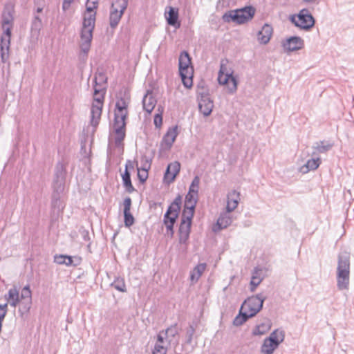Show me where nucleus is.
I'll use <instances>...</instances> for the list:
<instances>
[{
  "instance_id": "obj_18",
  "label": "nucleus",
  "mask_w": 354,
  "mask_h": 354,
  "mask_svg": "<svg viewBox=\"0 0 354 354\" xmlns=\"http://www.w3.org/2000/svg\"><path fill=\"white\" fill-rule=\"evenodd\" d=\"M132 205V201L130 197H126L123 202L124 209V223L127 227L132 226L135 223V218L131 213V208Z\"/></svg>"
},
{
  "instance_id": "obj_43",
  "label": "nucleus",
  "mask_w": 354,
  "mask_h": 354,
  "mask_svg": "<svg viewBox=\"0 0 354 354\" xmlns=\"http://www.w3.org/2000/svg\"><path fill=\"white\" fill-rule=\"evenodd\" d=\"M254 336H260L266 334V326L263 323L257 325L252 332Z\"/></svg>"
},
{
  "instance_id": "obj_55",
  "label": "nucleus",
  "mask_w": 354,
  "mask_h": 354,
  "mask_svg": "<svg viewBox=\"0 0 354 354\" xmlns=\"http://www.w3.org/2000/svg\"><path fill=\"white\" fill-rule=\"evenodd\" d=\"M129 169H133V164L131 160H127L125 165V170H128Z\"/></svg>"
},
{
  "instance_id": "obj_54",
  "label": "nucleus",
  "mask_w": 354,
  "mask_h": 354,
  "mask_svg": "<svg viewBox=\"0 0 354 354\" xmlns=\"http://www.w3.org/2000/svg\"><path fill=\"white\" fill-rule=\"evenodd\" d=\"M262 35V31L259 32V40L260 41L261 44H266V37Z\"/></svg>"
},
{
  "instance_id": "obj_13",
  "label": "nucleus",
  "mask_w": 354,
  "mask_h": 354,
  "mask_svg": "<svg viewBox=\"0 0 354 354\" xmlns=\"http://www.w3.org/2000/svg\"><path fill=\"white\" fill-rule=\"evenodd\" d=\"M304 46V41L298 36H292L282 41V47L286 53H291L301 50Z\"/></svg>"
},
{
  "instance_id": "obj_49",
  "label": "nucleus",
  "mask_w": 354,
  "mask_h": 354,
  "mask_svg": "<svg viewBox=\"0 0 354 354\" xmlns=\"http://www.w3.org/2000/svg\"><path fill=\"white\" fill-rule=\"evenodd\" d=\"M153 122L157 128H160L162 124V117L161 114L157 113L154 116Z\"/></svg>"
},
{
  "instance_id": "obj_46",
  "label": "nucleus",
  "mask_w": 354,
  "mask_h": 354,
  "mask_svg": "<svg viewBox=\"0 0 354 354\" xmlns=\"http://www.w3.org/2000/svg\"><path fill=\"white\" fill-rule=\"evenodd\" d=\"M261 279H260L257 276V272H255V273L253 274V276L252 277V279H251V281H250L252 291L254 290V289L261 283Z\"/></svg>"
},
{
  "instance_id": "obj_28",
  "label": "nucleus",
  "mask_w": 354,
  "mask_h": 354,
  "mask_svg": "<svg viewBox=\"0 0 354 354\" xmlns=\"http://www.w3.org/2000/svg\"><path fill=\"white\" fill-rule=\"evenodd\" d=\"M10 45V38H7L4 37H1V45H0V50H1V61L3 63H6L9 57V50Z\"/></svg>"
},
{
  "instance_id": "obj_15",
  "label": "nucleus",
  "mask_w": 354,
  "mask_h": 354,
  "mask_svg": "<svg viewBox=\"0 0 354 354\" xmlns=\"http://www.w3.org/2000/svg\"><path fill=\"white\" fill-rule=\"evenodd\" d=\"M15 6L12 3L5 5L1 17V26H14Z\"/></svg>"
},
{
  "instance_id": "obj_62",
  "label": "nucleus",
  "mask_w": 354,
  "mask_h": 354,
  "mask_svg": "<svg viewBox=\"0 0 354 354\" xmlns=\"http://www.w3.org/2000/svg\"><path fill=\"white\" fill-rule=\"evenodd\" d=\"M266 28V24L262 26V30H263Z\"/></svg>"
},
{
  "instance_id": "obj_27",
  "label": "nucleus",
  "mask_w": 354,
  "mask_h": 354,
  "mask_svg": "<svg viewBox=\"0 0 354 354\" xmlns=\"http://www.w3.org/2000/svg\"><path fill=\"white\" fill-rule=\"evenodd\" d=\"M156 104V100L153 96L152 91H147L142 99L143 109L148 113H151Z\"/></svg>"
},
{
  "instance_id": "obj_11",
  "label": "nucleus",
  "mask_w": 354,
  "mask_h": 354,
  "mask_svg": "<svg viewBox=\"0 0 354 354\" xmlns=\"http://www.w3.org/2000/svg\"><path fill=\"white\" fill-rule=\"evenodd\" d=\"M285 338V333L281 329L274 330L267 337V354H272Z\"/></svg>"
},
{
  "instance_id": "obj_51",
  "label": "nucleus",
  "mask_w": 354,
  "mask_h": 354,
  "mask_svg": "<svg viewBox=\"0 0 354 354\" xmlns=\"http://www.w3.org/2000/svg\"><path fill=\"white\" fill-rule=\"evenodd\" d=\"M174 223H167V224H165V226H166V228H167V232H170L171 234L173 235L174 234Z\"/></svg>"
},
{
  "instance_id": "obj_14",
  "label": "nucleus",
  "mask_w": 354,
  "mask_h": 354,
  "mask_svg": "<svg viewBox=\"0 0 354 354\" xmlns=\"http://www.w3.org/2000/svg\"><path fill=\"white\" fill-rule=\"evenodd\" d=\"M66 179V168L64 164L59 162L55 169V178L53 180V187H57L58 190L64 188Z\"/></svg>"
},
{
  "instance_id": "obj_39",
  "label": "nucleus",
  "mask_w": 354,
  "mask_h": 354,
  "mask_svg": "<svg viewBox=\"0 0 354 354\" xmlns=\"http://www.w3.org/2000/svg\"><path fill=\"white\" fill-rule=\"evenodd\" d=\"M223 85L227 86L230 93H234L237 89V81L232 74L230 75L227 81Z\"/></svg>"
},
{
  "instance_id": "obj_48",
  "label": "nucleus",
  "mask_w": 354,
  "mask_h": 354,
  "mask_svg": "<svg viewBox=\"0 0 354 354\" xmlns=\"http://www.w3.org/2000/svg\"><path fill=\"white\" fill-rule=\"evenodd\" d=\"M41 26V20L38 16H35L32 23V28L35 30H39Z\"/></svg>"
},
{
  "instance_id": "obj_47",
  "label": "nucleus",
  "mask_w": 354,
  "mask_h": 354,
  "mask_svg": "<svg viewBox=\"0 0 354 354\" xmlns=\"http://www.w3.org/2000/svg\"><path fill=\"white\" fill-rule=\"evenodd\" d=\"M14 26H1V28L3 30V34L1 37H8L11 39L12 30Z\"/></svg>"
},
{
  "instance_id": "obj_8",
  "label": "nucleus",
  "mask_w": 354,
  "mask_h": 354,
  "mask_svg": "<svg viewBox=\"0 0 354 354\" xmlns=\"http://www.w3.org/2000/svg\"><path fill=\"white\" fill-rule=\"evenodd\" d=\"M127 115H121L115 114L114 123H113V129L115 133V145L117 147H120L122 144V141L124 140L126 133V119Z\"/></svg>"
},
{
  "instance_id": "obj_20",
  "label": "nucleus",
  "mask_w": 354,
  "mask_h": 354,
  "mask_svg": "<svg viewBox=\"0 0 354 354\" xmlns=\"http://www.w3.org/2000/svg\"><path fill=\"white\" fill-rule=\"evenodd\" d=\"M198 196H196L194 193L189 192L185 196L184 209L183 212H185L186 214L194 216L196 205L197 203Z\"/></svg>"
},
{
  "instance_id": "obj_6",
  "label": "nucleus",
  "mask_w": 354,
  "mask_h": 354,
  "mask_svg": "<svg viewBox=\"0 0 354 354\" xmlns=\"http://www.w3.org/2000/svg\"><path fill=\"white\" fill-rule=\"evenodd\" d=\"M289 20L297 28L304 30H310L315 25V21L308 9H302L297 14L291 15Z\"/></svg>"
},
{
  "instance_id": "obj_23",
  "label": "nucleus",
  "mask_w": 354,
  "mask_h": 354,
  "mask_svg": "<svg viewBox=\"0 0 354 354\" xmlns=\"http://www.w3.org/2000/svg\"><path fill=\"white\" fill-rule=\"evenodd\" d=\"M321 159L317 156H312L304 165L299 168V171L302 174H307L310 171L317 169L320 165Z\"/></svg>"
},
{
  "instance_id": "obj_44",
  "label": "nucleus",
  "mask_w": 354,
  "mask_h": 354,
  "mask_svg": "<svg viewBox=\"0 0 354 354\" xmlns=\"http://www.w3.org/2000/svg\"><path fill=\"white\" fill-rule=\"evenodd\" d=\"M167 346L155 344L152 351V354H167Z\"/></svg>"
},
{
  "instance_id": "obj_1",
  "label": "nucleus",
  "mask_w": 354,
  "mask_h": 354,
  "mask_svg": "<svg viewBox=\"0 0 354 354\" xmlns=\"http://www.w3.org/2000/svg\"><path fill=\"white\" fill-rule=\"evenodd\" d=\"M99 1H92L89 5V1H86V10L84 15L82 28L80 32V50L85 55H87L90 50L91 41L93 39V31L95 23V9L97 8Z\"/></svg>"
},
{
  "instance_id": "obj_22",
  "label": "nucleus",
  "mask_w": 354,
  "mask_h": 354,
  "mask_svg": "<svg viewBox=\"0 0 354 354\" xmlns=\"http://www.w3.org/2000/svg\"><path fill=\"white\" fill-rule=\"evenodd\" d=\"M178 136L177 126L169 128L163 136L161 145H165L167 149H170Z\"/></svg>"
},
{
  "instance_id": "obj_58",
  "label": "nucleus",
  "mask_w": 354,
  "mask_h": 354,
  "mask_svg": "<svg viewBox=\"0 0 354 354\" xmlns=\"http://www.w3.org/2000/svg\"><path fill=\"white\" fill-rule=\"evenodd\" d=\"M161 205H162V203L153 202V203L150 204L151 207H156V206H161Z\"/></svg>"
},
{
  "instance_id": "obj_30",
  "label": "nucleus",
  "mask_w": 354,
  "mask_h": 354,
  "mask_svg": "<svg viewBox=\"0 0 354 354\" xmlns=\"http://www.w3.org/2000/svg\"><path fill=\"white\" fill-rule=\"evenodd\" d=\"M206 263H202L198 264L190 272V280L192 283H196L200 279L206 269Z\"/></svg>"
},
{
  "instance_id": "obj_32",
  "label": "nucleus",
  "mask_w": 354,
  "mask_h": 354,
  "mask_svg": "<svg viewBox=\"0 0 354 354\" xmlns=\"http://www.w3.org/2000/svg\"><path fill=\"white\" fill-rule=\"evenodd\" d=\"M122 179L123 185L125 187L126 191L128 193H132L135 191V188L133 187L131 180V175L128 170H125L124 174H122Z\"/></svg>"
},
{
  "instance_id": "obj_53",
  "label": "nucleus",
  "mask_w": 354,
  "mask_h": 354,
  "mask_svg": "<svg viewBox=\"0 0 354 354\" xmlns=\"http://www.w3.org/2000/svg\"><path fill=\"white\" fill-rule=\"evenodd\" d=\"M8 303L0 304V313H4L5 311V316L6 315L8 311Z\"/></svg>"
},
{
  "instance_id": "obj_29",
  "label": "nucleus",
  "mask_w": 354,
  "mask_h": 354,
  "mask_svg": "<svg viewBox=\"0 0 354 354\" xmlns=\"http://www.w3.org/2000/svg\"><path fill=\"white\" fill-rule=\"evenodd\" d=\"M230 212L226 210V212L220 214L216 222V226L218 230L226 228L232 223V219L230 216Z\"/></svg>"
},
{
  "instance_id": "obj_63",
  "label": "nucleus",
  "mask_w": 354,
  "mask_h": 354,
  "mask_svg": "<svg viewBox=\"0 0 354 354\" xmlns=\"http://www.w3.org/2000/svg\"><path fill=\"white\" fill-rule=\"evenodd\" d=\"M269 39H270V38H267V40H266L267 43L268 42Z\"/></svg>"
},
{
  "instance_id": "obj_59",
  "label": "nucleus",
  "mask_w": 354,
  "mask_h": 354,
  "mask_svg": "<svg viewBox=\"0 0 354 354\" xmlns=\"http://www.w3.org/2000/svg\"><path fill=\"white\" fill-rule=\"evenodd\" d=\"M5 318V312L0 313V324H2V322Z\"/></svg>"
},
{
  "instance_id": "obj_26",
  "label": "nucleus",
  "mask_w": 354,
  "mask_h": 354,
  "mask_svg": "<svg viewBox=\"0 0 354 354\" xmlns=\"http://www.w3.org/2000/svg\"><path fill=\"white\" fill-rule=\"evenodd\" d=\"M333 147V144L326 141H320L314 144L313 146V152L312 156H317L318 153H324L328 151Z\"/></svg>"
},
{
  "instance_id": "obj_24",
  "label": "nucleus",
  "mask_w": 354,
  "mask_h": 354,
  "mask_svg": "<svg viewBox=\"0 0 354 354\" xmlns=\"http://www.w3.org/2000/svg\"><path fill=\"white\" fill-rule=\"evenodd\" d=\"M228 60L223 59L221 60L220 69L218 75V81L220 84H224L228 80L230 75L232 74V72H230L227 70Z\"/></svg>"
},
{
  "instance_id": "obj_61",
  "label": "nucleus",
  "mask_w": 354,
  "mask_h": 354,
  "mask_svg": "<svg viewBox=\"0 0 354 354\" xmlns=\"http://www.w3.org/2000/svg\"><path fill=\"white\" fill-rule=\"evenodd\" d=\"M43 10V8L41 7H37V12H41Z\"/></svg>"
},
{
  "instance_id": "obj_31",
  "label": "nucleus",
  "mask_w": 354,
  "mask_h": 354,
  "mask_svg": "<svg viewBox=\"0 0 354 354\" xmlns=\"http://www.w3.org/2000/svg\"><path fill=\"white\" fill-rule=\"evenodd\" d=\"M5 299L11 306L16 307L19 302V291L16 288H10L5 295Z\"/></svg>"
},
{
  "instance_id": "obj_16",
  "label": "nucleus",
  "mask_w": 354,
  "mask_h": 354,
  "mask_svg": "<svg viewBox=\"0 0 354 354\" xmlns=\"http://www.w3.org/2000/svg\"><path fill=\"white\" fill-rule=\"evenodd\" d=\"M53 194L51 196V208L54 212L59 214L64 208V205L62 201V194L64 192V188H62L60 191L58 190L57 187H53Z\"/></svg>"
},
{
  "instance_id": "obj_34",
  "label": "nucleus",
  "mask_w": 354,
  "mask_h": 354,
  "mask_svg": "<svg viewBox=\"0 0 354 354\" xmlns=\"http://www.w3.org/2000/svg\"><path fill=\"white\" fill-rule=\"evenodd\" d=\"M107 82V77L103 72L97 71L95 73L93 83L100 87L105 86Z\"/></svg>"
},
{
  "instance_id": "obj_19",
  "label": "nucleus",
  "mask_w": 354,
  "mask_h": 354,
  "mask_svg": "<svg viewBox=\"0 0 354 354\" xmlns=\"http://www.w3.org/2000/svg\"><path fill=\"white\" fill-rule=\"evenodd\" d=\"M180 169V164L178 161H174L169 163L166 169L164 180L167 183H171L174 181L176 176L178 174Z\"/></svg>"
},
{
  "instance_id": "obj_25",
  "label": "nucleus",
  "mask_w": 354,
  "mask_h": 354,
  "mask_svg": "<svg viewBox=\"0 0 354 354\" xmlns=\"http://www.w3.org/2000/svg\"><path fill=\"white\" fill-rule=\"evenodd\" d=\"M240 194L238 192L233 190L230 192L227 196V206L226 210L228 212H232L234 210L239 202Z\"/></svg>"
},
{
  "instance_id": "obj_12",
  "label": "nucleus",
  "mask_w": 354,
  "mask_h": 354,
  "mask_svg": "<svg viewBox=\"0 0 354 354\" xmlns=\"http://www.w3.org/2000/svg\"><path fill=\"white\" fill-rule=\"evenodd\" d=\"M181 203L182 197L180 195H178L169 206L166 213L165 214L163 219L164 224L170 223L171 222L176 223L180 210Z\"/></svg>"
},
{
  "instance_id": "obj_57",
  "label": "nucleus",
  "mask_w": 354,
  "mask_h": 354,
  "mask_svg": "<svg viewBox=\"0 0 354 354\" xmlns=\"http://www.w3.org/2000/svg\"><path fill=\"white\" fill-rule=\"evenodd\" d=\"M261 351L262 353L266 354V339L263 342V344H262V346H261Z\"/></svg>"
},
{
  "instance_id": "obj_41",
  "label": "nucleus",
  "mask_w": 354,
  "mask_h": 354,
  "mask_svg": "<svg viewBox=\"0 0 354 354\" xmlns=\"http://www.w3.org/2000/svg\"><path fill=\"white\" fill-rule=\"evenodd\" d=\"M171 339H168L160 331L157 335V341L155 344H159L160 346H170Z\"/></svg>"
},
{
  "instance_id": "obj_2",
  "label": "nucleus",
  "mask_w": 354,
  "mask_h": 354,
  "mask_svg": "<svg viewBox=\"0 0 354 354\" xmlns=\"http://www.w3.org/2000/svg\"><path fill=\"white\" fill-rule=\"evenodd\" d=\"M336 279L338 290H348L350 283V252L347 250L341 251L338 254Z\"/></svg>"
},
{
  "instance_id": "obj_56",
  "label": "nucleus",
  "mask_w": 354,
  "mask_h": 354,
  "mask_svg": "<svg viewBox=\"0 0 354 354\" xmlns=\"http://www.w3.org/2000/svg\"><path fill=\"white\" fill-rule=\"evenodd\" d=\"M71 2L72 1H63V4H62L63 10H67L70 7Z\"/></svg>"
},
{
  "instance_id": "obj_33",
  "label": "nucleus",
  "mask_w": 354,
  "mask_h": 354,
  "mask_svg": "<svg viewBox=\"0 0 354 354\" xmlns=\"http://www.w3.org/2000/svg\"><path fill=\"white\" fill-rule=\"evenodd\" d=\"M128 103L125 101L124 99L121 98L118 100L115 104V114L121 115H128Z\"/></svg>"
},
{
  "instance_id": "obj_40",
  "label": "nucleus",
  "mask_w": 354,
  "mask_h": 354,
  "mask_svg": "<svg viewBox=\"0 0 354 354\" xmlns=\"http://www.w3.org/2000/svg\"><path fill=\"white\" fill-rule=\"evenodd\" d=\"M200 184V178L198 176H195L189 186V192L194 193L196 196H198V188Z\"/></svg>"
},
{
  "instance_id": "obj_5",
  "label": "nucleus",
  "mask_w": 354,
  "mask_h": 354,
  "mask_svg": "<svg viewBox=\"0 0 354 354\" xmlns=\"http://www.w3.org/2000/svg\"><path fill=\"white\" fill-rule=\"evenodd\" d=\"M191 60L192 59L187 51L184 50L180 53L178 58L179 73L183 84L186 88H191L193 83L194 69Z\"/></svg>"
},
{
  "instance_id": "obj_3",
  "label": "nucleus",
  "mask_w": 354,
  "mask_h": 354,
  "mask_svg": "<svg viewBox=\"0 0 354 354\" xmlns=\"http://www.w3.org/2000/svg\"><path fill=\"white\" fill-rule=\"evenodd\" d=\"M93 89V102L91 109V117L90 122L93 127L96 128L101 118L106 87H100L94 84Z\"/></svg>"
},
{
  "instance_id": "obj_50",
  "label": "nucleus",
  "mask_w": 354,
  "mask_h": 354,
  "mask_svg": "<svg viewBox=\"0 0 354 354\" xmlns=\"http://www.w3.org/2000/svg\"><path fill=\"white\" fill-rule=\"evenodd\" d=\"M64 261H66V255L60 254L55 256V262L57 264H64Z\"/></svg>"
},
{
  "instance_id": "obj_21",
  "label": "nucleus",
  "mask_w": 354,
  "mask_h": 354,
  "mask_svg": "<svg viewBox=\"0 0 354 354\" xmlns=\"http://www.w3.org/2000/svg\"><path fill=\"white\" fill-rule=\"evenodd\" d=\"M165 15L169 25L176 28L180 27V23L178 21V8L168 6L165 9Z\"/></svg>"
},
{
  "instance_id": "obj_36",
  "label": "nucleus",
  "mask_w": 354,
  "mask_h": 354,
  "mask_svg": "<svg viewBox=\"0 0 354 354\" xmlns=\"http://www.w3.org/2000/svg\"><path fill=\"white\" fill-rule=\"evenodd\" d=\"M150 168V164L147 161L143 167L140 169L138 168V178L140 183H145L148 178V169Z\"/></svg>"
},
{
  "instance_id": "obj_4",
  "label": "nucleus",
  "mask_w": 354,
  "mask_h": 354,
  "mask_svg": "<svg viewBox=\"0 0 354 354\" xmlns=\"http://www.w3.org/2000/svg\"><path fill=\"white\" fill-rule=\"evenodd\" d=\"M255 13V9L252 6L232 10L225 12L222 19L224 22H234L236 24H243L252 19Z\"/></svg>"
},
{
  "instance_id": "obj_37",
  "label": "nucleus",
  "mask_w": 354,
  "mask_h": 354,
  "mask_svg": "<svg viewBox=\"0 0 354 354\" xmlns=\"http://www.w3.org/2000/svg\"><path fill=\"white\" fill-rule=\"evenodd\" d=\"M178 324L176 323L168 327L165 330H160L161 333L168 339L169 337H174L178 334Z\"/></svg>"
},
{
  "instance_id": "obj_38",
  "label": "nucleus",
  "mask_w": 354,
  "mask_h": 354,
  "mask_svg": "<svg viewBox=\"0 0 354 354\" xmlns=\"http://www.w3.org/2000/svg\"><path fill=\"white\" fill-rule=\"evenodd\" d=\"M111 286L120 292H125L127 291L125 282L122 278L117 277L113 282L111 283Z\"/></svg>"
},
{
  "instance_id": "obj_35",
  "label": "nucleus",
  "mask_w": 354,
  "mask_h": 354,
  "mask_svg": "<svg viewBox=\"0 0 354 354\" xmlns=\"http://www.w3.org/2000/svg\"><path fill=\"white\" fill-rule=\"evenodd\" d=\"M251 317L247 314L244 310H242L241 308L239 314L234 318L233 321V324L236 326H241L243 323H245L248 318Z\"/></svg>"
},
{
  "instance_id": "obj_42",
  "label": "nucleus",
  "mask_w": 354,
  "mask_h": 354,
  "mask_svg": "<svg viewBox=\"0 0 354 354\" xmlns=\"http://www.w3.org/2000/svg\"><path fill=\"white\" fill-rule=\"evenodd\" d=\"M195 333V328L192 324H190L189 326L187 328L186 330V344H191L192 343L193 336Z\"/></svg>"
},
{
  "instance_id": "obj_10",
  "label": "nucleus",
  "mask_w": 354,
  "mask_h": 354,
  "mask_svg": "<svg viewBox=\"0 0 354 354\" xmlns=\"http://www.w3.org/2000/svg\"><path fill=\"white\" fill-rule=\"evenodd\" d=\"M194 216L192 214H186L185 212H183L181 215V221L179 226L178 234H179V242L180 243H186L189 239L192 221Z\"/></svg>"
},
{
  "instance_id": "obj_7",
  "label": "nucleus",
  "mask_w": 354,
  "mask_h": 354,
  "mask_svg": "<svg viewBox=\"0 0 354 354\" xmlns=\"http://www.w3.org/2000/svg\"><path fill=\"white\" fill-rule=\"evenodd\" d=\"M128 1H113L109 15L110 26L115 28L119 24L120 19L128 6Z\"/></svg>"
},
{
  "instance_id": "obj_9",
  "label": "nucleus",
  "mask_w": 354,
  "mask_h": 354,
  "mask_svg": "<svg viewBox=\"0 0 354 354\" xmlns=\"http://www.w3.org/2000/svg\"><path fill=\"white\" fill-rule=\"evenodd\" d=\"M263 301L264 297L258 295L251 297L243 302L241 308L252 317L262 308Z\"/></svg>"
},
{
  "instance_id": "obj_52",
  "label": "nucleus",
  "mask_w": 354,
  "mask_h": 354,
  "mask_svg": "<svg viewBox=\"0 0 354 354\" xmlns=\"http://www.w3.org/2000/svg\"><path fill=\"white\" fill-rule=\"evenodd\" d=\"M64 265L67 266L73 265L72 257L66 255V261H64Z\"/></svg>"
},
{
  "instance_id": "obj_60",
  "label": "nucleus",
  "mask_w": 354,
  "mask_h": 354,
  "mask_svg": "<svg viewBox=\"0 0 354 354\" xmlns=\"http://www.w3.org/2000/svg\"><path fill=\"white\" fill-rule=\"evenodd\" d=\"M84 239L85 241H86L87 239H88V232H85V234H84Z\"/></svg>"
},
{
  "instance_id": "obj_45",
  "label": "nucleus",
  "mask_w": 354,
  "mask_h": 354,
  "mask_svg": "<svg viewBox=\"0 0 354 354\" xmlns=\"http://www.w3.org/2000/svg\"><path fill=\"white\" fill-rule=\"evenodd\" d=\"M31 290L30 289L29 285L26 286L23 288L21 292V299H28L29 301H31Z\"/></svg>"
},
{
  "instance_id": "obj_17",
  "label": "nucleus",
  "mask_w": 354,
  "mask_h": 354,
  "mask_svg": "<svg viewBox=\"0 0 354 354\" xmlns=\"http://www.w3.org/2000/svg\"><path fill=\"white\" fill-rule=\"evenodd\" d=\"M214 107L213 101L210 99L209 95L201 94L198 99L199 111L205 117L209 115Z\"/></svg>"
}]
</instances>
